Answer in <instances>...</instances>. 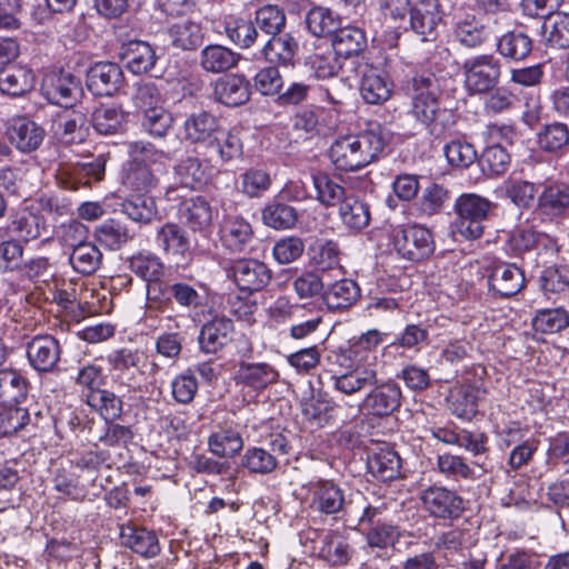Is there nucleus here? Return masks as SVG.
Here are the masks:
<instances>
[{"instance_id": "9b49d317", "label": "nucleus", "mask_w": 569, "mask_h": 569, "mask_svg": "<svg viewBox=\"0 0 569 569\" xmlns=\"http://www.w3.org/2000/svg\"><path fill=\"white\" fill-rule=\"evenodd\" d=\"M230 276L241 291L252 293L269 284L272 279V271L258 259L241 258L233 261Z\"/></svg>"}, {"instance_id": "cd10ccee", "label": "nucleus", "mask_w": 569, "mask_h": 569, "mask_svg": "<svg viewBox=\"0 0 569 569\" xmlns=\"http://www.w3.org/2000/svg\"><path fill=\"white\" fill-rule=\"evenodd\" d=\"M489 288L500 297L517 295L525 286V276L520 268L513 263L496 266L488 279Z\"/></svg>"}, {"instance_id": "09e8293b", "label": "nucleus", "mask_w": 569, "mask_h": 569, "mask_svg": "<svg viewBox=\"0 0 569 569\" xmlns=\"http://www.w3.org/2000/svg\"><path fill=\"white\" fill-rule=\"evenodd\" d=\"M176 173L180 183L189 189H201L210 180V171L203 166L200 159L188 157L182 160L176 168Z\"/></svg>"}, {"instance_id": "39448f33", "label": "nucleus", "mask_w": 569, "mask_h": 569, "mask_svg": "<svg viewBox=\"0 0 569 569\" xmlns=\"http://www.w3.org/2000/svg\"><path fill=\"white\" fill-rule=\"evenodd\" d=\"M392 246L399 256L410 261L423 260L435 251L431 231L418 224L395 228Z\"/></svg>"}, {"instance_id": "5fc2aeb1", "label": "nucleus", "mask_w": 569, "mask_h": 569, "mask_svg": "<svg viewBox=\"0 0 569 569\" xmlns=\"http://www.w3.org/2000/svg\"><path fill=\"white\" fill-rule=\"evenodd\" d=\"M532 327L536 331L547 335L560 332L569 327V312L561 307L537 310L532 318Z\"/></svg>"}, {"instance_id": "c03bdc74", "label": "nucleus", "mask_w": 569, "mask_h": 569, "mask_svg": "<svg viewBox=\"0 0 569 569\" xmlns=\"http://www.w3.org/2000/svg\"><path fill=\"white\" fill-rule=\"evenodd\" d=\"M342 223L351 230H362L370 222L369 206L353 194H349L339 206Z\"/></svg>"}, {"instance_id": "49530a36", "label": "nucleus", "mask_w": 569, "mask_h": 569, "mask_svg": "<svg viewBox=\"0 0 569 569\" xmlns=\"http://www.w3.org/2000/svg\"><path fill=\"white\" fill-rule=\"evenodd\" d=\"M208 448L217 457L233 458L242 450L243 439L234 429H221L209 436Z\"/></svg>"}, {"instance_id": "c9c22d12", "label": "nucleus", "mask_w": 569, "mask_h": 569, "mask_svg": "<svg viewBox=\"0 0 569 569\" xmlns=\"http://www.w3.org/2000/svg\"><path fill=\"white\" fill-rule=\"evenodd\" d=\"M370 473L381 481H391L400 476L401 459L390 448H380L368 456Z\"/></svg>"}, {"instance_id": "e2e57ef3", "label": "nucleus", "mask_w": 569, "mask_h": 569, "mask_svg": "<svg viewBox=\"0 0 569 569\" xmlns=\"http://www.w3.org/2000/svg\"><path fill=\"white\" fill-rule=\"evenodd\" d=\"M308 30L316 37L331 36L338 29L340 20L333 12L323 7H315L307 13Z\"/></svg>"}, {"instance_id": "13d9d810", "label": "nucleus", "mask_w": 569, "mask_h": 569, "mask_svg": "<svg viewBox=\"0 0 569 569\" xmlns=\"http://www.w3.org/2000/svg\"><path fill=\"white\" fill-rule=\"evenodd\" d=\"M72 268L81 274H93L102 262L100 249L92 242H84L70 254Z\"/></svg>"}, {"instance_id": "5701e85b", "label": "nucleus", "mask_w": 569, "mask_h": 569, "mask_svg": "<svg viewBox=\"0 0 569 569\" xmlns=\"http://www.w3.org/2000/svg\"><path fill=\"white\" fill-rule=\"evenodd\" d=\"M7 231L20 242H29L41 237L46 231V219L27 208L19 209L11 213Z\"/></svg>"}, {"instance_id": "e433bc0d", "label": "nucleus", "mask_w": 569, "mask_h": 569, "mask_svg": "<svg viewBox=\"0 0 569 569\" xmlns=\"http://www.w3.org/2000/svg\"><path fill=\"white\" fill-rule=\"evenodd\" d=\"M331 46L340 58L348 59L359 56L367 48V37L360 28L338 27L331 37Z\"/></svg>"}, {"instance_id": "de8ad7c7", "label": "nucleus", "mask_w": 569, "mask_h": 569, "mask_svg": "<svg viewBox=\"0 0 569 569\" xmlns=\"http://www.w3.org/2000/svg\"><path fill=\"white\" fill-rule=\"evenodd\" d=\"M238 62V56L227 47L220 44H210L201 51V67L212 73H219L229 70Z\"/></svg>"}, {"instance_id": "aec40b11", "label": "nucleus", "mask_w": 569, "mask_h": 569, "mask_svg": "<svg viewBox=\"0 0 569 569\" xmlns=\"http://www.w3.org/2000/svg\"><path fill=\"white\" fill-rule=\"evenodd\" d=\"M108 360L114 371L116 380L129 390H134L138 387V377L141 373L139 365L142 360V353L138 350L122 348L110 353Z\"/></svg>"}, {"instance_id": "4c0bfd02", "label": "nucleus", "mask_w": 569, "mask_h": 569, "mask_svg": "<svg viewBox=\"0 0 569 569\" xmlns=\"http://www.w3.org/2000/svg\"><path fill=\"white\" fill-rule=\"evenodd\" d=\"M34 86V76L26 67L8 66L0 70V91L11 97L29 92Z\"/></svg>"}, {"instance_id": "864d4df0", "label": "nucleus", "mask_w": 569, "mask_h": 569, "mask_svg": "<svg viewBox=\"0 0 569 569\" xmlns=\"http://www.w3.org/2000/svg\"><path fill=\"white\" fill-rule=\"evenodd\" d=\"M224 30L229 40L241 49L253 46L259 37L256 24L241 17H230L226 21Z\"/></svg>"}, {"instance_id": "9d476101", "label": "nucleus", "mask_w": 569, "mask_h": 569, "mask_svg": "<svg viewBox=\"0 0 569 569\" xmlns=\"http://www.w3.org/2000/svg\"><path fill=\"white\" fill-rule=\"evenodd\" d=\"M370 391L361 398L365 413L376 418L392 415L401 406L402 391L398 383L387 380L370 387Z\"/></svg>"}, {"instance_id": "680f3d73", "label": "nucleus", "mask_w": 569, "mask_h": 569, "mask_svg": "<svg viewBox=\"0 0 569 569\" xmlns=\"http://www.w3.org/2000/svg\"><path fill=\"white\" fill-rule=\"evenodd\" d=\"M502 194L518 208H529L538 197V190L533 182L521 179H508L500 187Z\"/></svg>"}, {"instance_id": "423d86ee", "label": "nucleus", "mask_w": 569, "mask_h": 569, "mask_svg": "<svg viewBox=\"0 0 569 569\" xmlns=\"http://www.w3.org/2000/svg\"><path fill=\"white\" fill-rule=\"evenodd\" d=\"M41 94L52 104L63 108L74 107L81 99V80L63 69L48 72L41 83Z\"/></svg>"}, {"instance_id": "f8f14e48", "label": "nucleus", "mask_w": 569, "mask_h": 569, "mask_svg": "<svg viewBox=\"0 0 569 569\" xmlns=\"http://www.w3.org/2000/svg\"><path fill=\"white\" fill-rule=\"evenodd\" d=\"M29 365L38 372H52L56 370L60 357L61 346L51 335H37L26 345Z\"/></svg>"}, {"instance_id": "bf43d9fd", "label": "nucleus", "mask_w": 569, "mask_h": 569, "mask_svg": "<svg viewBox=\"0 0 569 569\" xmlns=\"http://www.w3.org/2000/svg\"><path fill=\"white\" fill-rule=\"evenodd\" d=\"M168 292L179 307L189 312L202 310L207 306V296L187 282H173Z\"/></svg>"}, {"instance_id": "2f4dec72", "label": "nucleus", "mask_w": 569, "mask_h": 569, "mask_svg": "<svg viewBox=\"0 0 569 569\" xmlns=\"http://www.w3.org/2000/svg\"><path fill=\"white\" fill-rule=\"evenodd\" d=\"M120 539L124 547L144 558H153L160 553L156 533L146 528L122 526Z\"/></svg>"}, {"instance_id": "052dcab7", "label": "nucleus", "mask_w": 569, "mask_h": 569, "mask_svg": "<svg viewBox=\"0 0 569 569\" xmlns=\"http://www.w3.org/2000/svg\"><path fill=\"white\" fill-rule=\"evenodd\" d=\"M538 146L546 152L562 151L569 146V128L562 122L545 124L538 133Z\"/></svg>"}, {"instance_id": "6e6552de", "label": "nucleus", "mask_w": 569, "mask_h": 569, "mask_svg": "<svg viewBox=\"0 0 569 569\" xmlns=\"http://www.w3.org/2000/svg\"><path fill=\"white\" fill-rule=\"evenodd\" d=\"M423 509L433 518L456 520L465 511V500L455 490L443 486H429L420 496Z\"/></svg>"}, {"instance_id": "3c124183", "label": "nucleus", "mask_w": 569, "mask_h": 569, "mask_svg": "<svg viewBox=\"0 0 569 569\" xmlns=\"http://www.w3.org/2000/svg\"><path fill=\"white\" fill-rule=\"evenodd\" d=\"M97 241L111 250L120 249L133 238L124 223L116 219H108L96 228Z\"/></svg>"}, {"instance_id": "a19ab883", "label": "nucleus", "mask_w": 569, "mask_h": 569, "mask_svg": "<svg viewBox=\"0 0 569 569\" xmlns=\"http://www.w3.org/2000/svg\"><path fill=\"white\" fill-rule=\"evenodd\" d=\"M497 51L511 61H522L532 51V39L522 30H511L503 33L497 41Z\"/></svg>"}, {"instance_id": "20e7f679", "label": "nucleus", "mask_w": 569, "mask_h": 569, "mask_svg": "<svg viewBox=\"0 0 569 569\" xmlns=\"http://www.w3.org/2000/svg\"><path fill=\"white\" fill-rule=\"evenodd\" d=\"M465 84L472 94H483L493 89L501 77V62L492 54L467 59L462 66Z\"/></svg>"}, {"instance_id": "58836bf2", "label": "nucleus", "mask_w": 569, "mask_h": 569, "mask_svg": "<svg viewBox=\"0 0 569 569\" xmlns=\"http://www.w3.org/2000/svg\"><path fill=\"white\" fill-rule=\"evenodd\" d=\"M29 381L14 369L0 370V406H13L22 401L28 393Z\"/></svg>"}, {"instance_id": "b1692460", "label": "nucleus", "mask_w": 569, "mask_h": 569, "mask_svg": "<svg viewBox=\"0 0 569 569\" xmlns=\"http://www.w3.org/2000/svg\"><path fill=\"white\" fill-rule=\"evenodd\" d=\"M233 379L237 385L259 391L276 383L279 379V372L267 362L240 361Z\"/></svg>"}, {"instance_id": "7c9ffc66", "label": "nucleus", "mask_w": 569, "mask_h": 569, "mask_svg": "<svg viewBox=\"0 0 569 569\" xmlns=\"http://www.w3.org/2000/svg\"><path fill=\"white\" fill-rule=\"evenodd\" d=\"M121 59L133 74L149 72L156 64L154 49L146 41L131 40L121 47Z\"/></svg>"}, {"instance_id": "c756f323", "label": "nucleus", "mask_w": 569, "mask_h": 569, "mask_svg": "<svg viewBox=\"0 0 569 569\" xmlns=\"http://www.w3.org/2000/svg\"><path fill=\"white\" fill-rule=\"evenodd\" d=\"M233 330L232 321L224 317H216L200 330L198 342L204 353H217L230 341Z\"/></svg>"}, {"instance_id": "72a5a7b5", "label": "nucleus", "mask_w": 569, "mask_h": 569, "mask_svg": "<svg viewBox=\"0 0 569 569\" xmlns=\"http://www.w3.org/2000/svg\"><path fill=\"white\" fill-rule=\"evenodd\" d=\"M171 46L183 51L198 49L203 41V32L199 22L184 19L172 23L168 30Z\"/></svg>"}, {"instance_id": "393cba45", "label": "nucleus", "mask_w": 569, "mask_h": 569, "mask_svg": "<svg viewBox=\"0 0 569 569\" xmlns=\"http://www.w3.org/2000/svg\"><path fill=\"white\" fill-rule=\"evenodd\" d=\"M222 244L232 252H242L253 240L251 224L237 214L226 216L220 227Z\"/></svg>"}, {"instance_id": "1a4fd4ad", "label": "nucleus", "mask_w": 569, "mask_h": 569, "mask_svg": "<svg viewBox=\"0 0 569 569\" xmlns=\"http://www.w3.org/2000/svg\"><path fill=\"white\" fill-rule=\"evenodd\" d=\"M56 180L66 190H78L89 187L92 182L101 181L104 177V161L96 159L92 162H61L56 169Z\"/></svg>"}, {"instance_id": "0e129e2a", "label": "nucleus", "mask_w": 569, "mask_h": 569, "mask_svg": "<svg viewBox=\"0 0 569 569\" xmlns=\"http://www.w3.org/2000/svg\"><path fill=\"white\" fill-rule=\"evenodd\" d=\"M271 186V178L268 171L259 168H250L239 176L237 181L238 190L256 198L264 193Z\"/></svg>"}, {"instance_id": "4468645a", "label": "nucleus", "mask_w": 569, "mask_h": 569, "mask_svg": "<svg viewBox=\"0 0 569 569\" xmlns=\"http://www.w3.org/2000/svg\"><path fill=\"white\" fill-rule=\"evenodd\" d=\"M156 244L164 254L171 257L177 264H186L191 260V243L186 231L177 223L167 222L156 232Z\"/></svg>"}, {"instance_id": "774afa93", "label": "nucleus", "mask_w": 569, "mask_h": 569, "mask_svg": "<svg viewBox=\"0 0 569 569\" xmlns=\"http://www.w3.org/2000/svg\"><path fill=\"white\" fill-rule=\"evenodd\" d=\"M543 32L548 44L552 48H569V13L556 12L543 24Z\"/></svg>"}, {"instance_id": "ea45409f", "label": "nucleus", "mask_w": 569, "mask_h": 569, "mask_svg": "<svg viewBox=\"0 0 569 569\" xmlns=\"http://www.w3.org/2000/svg\"><path fill=\"white\" fill-rule=\"evenodd\" d=\"M360 297V288L350 279H341L328 284L322 292V300L331 310L347 309Z\"/></svg>"}, {"instance_id": "f257e3e1", "label": "nucleus", "mask_w": 569, "mask_h": 569, "mask_svg": "<svg viewBox=\"0 0 569 569\" xmlns=\"http://www.w3.org/2000/svg\"><path fill=\"white\" fill-rule=\"evenodd\" d=\"M405 90L411 99V116L435 138H441L455 124L453 113L441 106L439 81L432 73L415 74Z\"/></svg>"}, {"instance_id": "bb28decb", "label": "nucleus", "mask_w": 569, "mask_h": 569, "mask_svg": "<svg viewBox=\"0 0 569 569\" xmlns=\"http://www.w3.org/2000/svg\"><path fill=\"white\" fill-rule=\"evenodd\" d=\"M359 92L368 104H383L392 93V82L377 68L368 67L361 76Z\"/></svg>"}, {"instance_id": "dca6fc26", "label": "nucleus", "mask_w": 569, "mask_h": 569, "mask_svg": "<svg viewBox=\"0 0 569 569\" xmlns=\"http://www.w3.org/2000/svg\"><path fill=\"white\" fill-rule=\"evenodd\" d=\"M311 508L320 513L336 515L347 505L345 491L331 480H318L309 483Z\"/></svg>"}, {"instance_id": "79ce46f5", "label": "nucleus", "mask_w": 569, "mask_h": 569, "mask_svg": "<svg viewBox=\"0 0 569 569\" xmlns=\"http://www.w3.org/2000/svg\"><path fill=\"white\" fill-rule=\"evenodd\" d=\"M180 217L188 228L203 232L211 224L212 210L204 198L194 197L183 202Z\"/></svg>"}, {"instance_id": "6e6d98bb", "label": "nucleus", "mask_w": 569, "mask_h": 569, "mask_svg": "<svg viewBox=\"0 0 569 569\" xmlns=\"http://www.w3.org/2000/svg\"><path fill=\"white\" fill-rule=\"evenodd\" d=\"M262 221L276 230L290 229L298 221V212L292 206L273 201L262 210Z\"/></svg>"}, {"instance_id": "2eb2a0df", "label": "nucleus", "mask_w": 569, "mask_h": 569, "mask_svg": "<svg viewBox=\"0 0 569 569\" xmlns=\"http://www.w3.org/2000/svg\"><path fill=\"white\" fill-rule=\"evenodd\" d=\"M332 389L341 396L350 397L378 382V371L371 366H357L351 370L335 372L330 377Z\"/></svg>"}, {"instance_id": "a211bd4d", "label": "nucleus", "mask_w": 569, "mask_h": 569, "mask_svg": "<svg viewBox=\"0 0 569 569\" xmlns=\"http://www.w3.org/2000/svg\"><path fill=\"white\" fill-rule=\"evenodd\" d=\"M220 128L214 114L204 110L192 112L182 124V140L189 144L210 143Z\"/></svg>"}, {"instance_id": "c85d7f7f", "label": "nucleus", "mask_w": 569, "mask_h": 569, "mask_svg": "<svg viewBox=\"0 0 569 569\" xmlns=\"http://www.w3.org/2000/svg\"><path fill=\"white\" fill-rule=\"evenodd\" d=\"M412 30L426 39L432 36L442 20V11L438 0H419L410 8Z\"/></svg>"}, {"instance_id": "ddd939ff", "label": "nucleus", "mask_w": 569, "mask_h": 569, "mask_svg": "<svg viewBox=\"0 0 569 569\" xmlns=\"http://www.w3.org/2000/svg\"><path fill=\"white\" fill-rule=\"evenodd\" d=\"M7 136L20 152L30 153L42 144L46 131L31 118L16 116L8 121Z\"/></svg>"}, {"instance_id": "338daca9", "label": "nucleus", "mask_w": 569, "mask_h": 569, "mask_svg": "<svg viewBox=\"0 0 569 569\" xmlns=\"http://www.w3.org/2000/svg\"><path fill=\"white\" fill-rule=\"evenodd\" d=\"M254 21L257 27L269 37L284 30L287 17L283 9L267 4L256 11Z\"/></svg>"}, {"instance_id": "37998d69", "label": "nucleus", "mask_w": 569, "mask_h": 569, "mask_svg": "<svg viewBox=\"0 0 569 569\" xmlns=\"http://www.w3.org/2000/svg\"><path fill=\"white\" fill-rule=\"evenodd\" d=\"M383 341V335L371 329L350 342L351 355L358 366H371L377 369V349Z\"/></svg>"}, {"instance_id": "4be33fe9", "label": "nucleus", "mask_w": 569, "mask_h": 569, "mask_svg": "<svg viewBox=\"0 0 569 569\" xmlns=\"http://www.w3.org/2000/svg\"><path fill=\"white\" fill-rule=\"evenodd\" d=\"M123 80L121 68L113 62H98L90 68L87 74L88 89L94 96H111Z\"/></svg>"}, {"instance_id": "69168bd1", "label": "nucleus", "mask_w": 569, "mask_h": 569, "mask_svg": "<svg viewBox=\"0 0 569 569\" xmlns=\"http://www.w3.org/2000/svg\"><path fill=\"white\" fill-rule=\"evenodd\" d=\"M213 147L222 162H229L241 158L243 144L239 134L234 131H224L221 128L219 133L209 143Z\"/></svg>"}, {"instance_id": "a878e982", "label": "nucleus", "mask_w": 569, "mask_h": 569, "mask_svg": "<svg viewBox=\"0 0 569 569\" xmlns=\"http://www.w3.org/2000/svg\"><path fill=\"white\" fill-rule=\"evenodd\" d=\"M87 116L83 111L67 107L57 114L53 126L59 140L71 144L83 141L87 133Z\"/></svg>"}, {"instance_id": "412c9836", "label": "nucleus", "mask_w": 569, "mask_h": 569, "mask_svg": "<svg viewBox=\"0 0 569 569\" xmlns=\"http://www.w3.org/2000/svg\"><path fill=\"white\" fill-rule=\"evenodd\" d=\"M299 44L296 38L288 32L269 36L261 48V56L270 64L278 67L293 66Z\"/></svg>"}, {"instance_id": "603ef678", "label": "nucleus", "mask_w": 569, "mask_h": 569, "mask_svg": "<svg viewBox=\"0 0 569 569\" xmlns=\"http://www.w3.org/2000/svg\"><path fill=\"white\" fill-rule=\"evenodd\" d=\"M486 94L483 111L488 116H498L510 112L519 102L518 96L508 87H495Z\"/></svg>"}, {"instance_id": "f704fd0d", "label": "nucleus", "mask_w": 569, "mask_h": 569, "mask_svg": "<svg viewBox=\"0 0 569 569\" xmlns=\"http://www.w3.org/2000/svg\"><path fill=\"white\" fill-rule=\"evenodd\" d=\"M214 94L219 102L229 107H238L249 100L250 83L242 76H226L217 81Z\"/></svg>"}, {"instance_id": "0eeeda50", "label": "nucleus", "mask_w": 569, "mask_h": 569, "mask_svg": "<svg viewBox=\"0 0 569 569\" xmlns=\"http://www.w3.org/2000/svg\"><path fill=\"white\" fill-rule=\"evenodd\" d=\"M535 213L543 223H560L569 218V183L553 181L538 193Z\"/></svg>"}, {"instance_id": "6ab92c4d", "label": "nucleus", "mask_w": 569, "mask_h": 569, "mask_svg": "<svg viewBox=\"0 0 569 569\" xmlns=\"http://www.w3.org/2000/svg\"><path fill=\"white\" fill-rule=\"evenodd\" d=\"M489 21L490 17L477 18L469 13L459 16L453 24V37L466 48L480 47L492 34Z\"/></svg>"}, {"instance_id": "4d7b16f0", "label": "nucleus", "mask_w": 569, "mask_h": 569, "mask_svg": "<svg viewBox=\"0 0 569 569\" xmlns=\"http://www.w3.org/2000/svg\"><path fill=\"white\" fill-rule=\"evenodd\" d=\"M122 182L137 191H149L158 183L156 171L148 167L129 160L123 169Z\"/></svg>"}, {"instance_id": "7ed1b4c3", "label": "nucleus", "mask_w": 569, "mask_h": 569, "mask_svg": "<svg viewBox=\"0 0 569 569\" xmlns=\"http://www.w3.org/2000/svg\"><path fill=\"white\" fill-rule=\"evenodd\" d=\"M493 203L476 193H463L456 199V231L465 239H478L483 233V221L488 218Z\"/></svg>"}, {"instance_id": "a18cd8bd", "label": "nucleus", "mask_w": 569, "mask_h": 569, "mask_svg": "<svg viewBox=\"0 0 569 569\" xmlns=\"http://www.w3.org/2000/svg\"><path fill=\"white\" fill-rule=\"evenodd\" d=\"M127 117L121 108L103 104L93 111L92 124L100 134H114L123 130Z\"/></svg>"}, {"instance_id": "f03ea898", "label": "nucleus", "mask_w": 569, "mask_h": 569, "mask_svg": "<svg viewBox=\"0 0 569 569\" xmlns=\"http://www.w3.org/2000/svg\"><path fill=\"white\" fill-rule=\"evenodd\" d=\"M388 142V132L373 124L359 133L337 137L329 148V159L337 170L357 171L376 161Z\"/></svg>"}, {"instance_id": "8fccbe9b", "label": "nucleus", "mask_w": 569, "mask_h": 569, "mask_svg": "<svg viewBox=\"0 0 569 569\" xmlns=\"http://www.w3.org/2000/svg\"><path fill=\"white\" fill-rule=\"evenodd\" d=\"M241 467L252 475H270L279 465L274 455L262 447H249L241 457Z\"/></svg>"}, {"instance_id": "473e14b6", "label": "nucleus", "mask_w": 569, "mask_h": 569, "mask_svg": "<svg viewBox=\"0 0 569 569\" xmlns=\"http://www.w3.org/2000/svg\"><path fill=\"white\" fill-rule=\"evenodd\" d=\"M400 537L398 526L390 522L369 527L366 535L367 553L386 560L389 558L388 549L393 547Z\"/></svg>"}, {"instance_id": "f3484780", "label": "nucleus", "mask_w": 569, "mask_h": 569, "mask_svg": "<svg viewBox=\"0 0 569 569\" xmlns=\"http://www.w3.org/2000/svg\"><path fill=\"white\" fill-rule=\"evenodd\" d=\"M486 395L487 390L481 386L461 385L450 390L447 401L452 415L463 420H471Z\"/></svg>"}]
</instances>
